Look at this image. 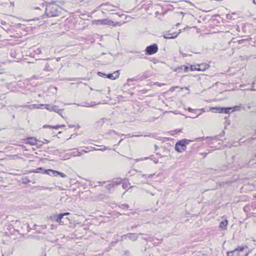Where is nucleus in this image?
<instances>
[{
	"label": "nucleus",
	"mask_w": 256,
	"mask_h": 256,
	"mask_svg": "<svg viewBox=\"0 0 256 256\" xmlns=\"http://www.w3.org/2000/svg\"><path fill=\"white\" fill-rule=\"evenodd\" d=\"M188 112H193V113H194V114H196V110L192 109V108H188Z\"/></svg>",
	"instance_id": "34"
},
{
	"label": "nucleus",
	"mask_w": 256,
	"mask_h": 256,
	"mask_svg": "<svg viewBox=\"0 0 256 256\" xmlns=\"http://www.w3.org/2000/svg\"><path fill=\"white\" fill-rule=\"evenodd\" d=\"M44 140L46 141V142H44V143H48V142H49V140H46L44 139Z\"/></svg>",
	"instance_id": "52"
},
{
	"label": "nucleus",
	"mask_w": 256,
	"mask_h": 256,
	"mask_svg": "<svg viewBox=\"0 0 256 256\" xmlns=\"http://www.w3.org/2000/svg\"><path fill=\"white\" fill-rule=\"evenodd\" d=\"M114 22L108 19H101V20H97V25L98 24H102V25H107V26H112V24H114Z\"/></svg>",
	"instance_id": "9"
},
{
	"label": "nucleus",
	"mask_w": 256,
	"mask_h": 256,
	"mask_svg": "<svg viewBox=\"0 0 256 256\" xmlns=\"http://www.w3.org/2000/svg\"><path fill=\"white\" fill-rule=\"evenodd\" d=\"M96 104L94 102H86L84 104L82 105V106L84 107H90L96 105Z\"/></svg>",
	"instance_id": "18"
},
{
	"label": "nucleus",
	"mask_w": 256,
	"mask_h": 256,
	"mask_svg": "<svg viewBox=\"0 0 256 256\" xmlns=\"http://www.w3.org/2000/svg\"><path fill=\"white\" fill-rule=\"evenodd\" d=\"M182 70H184V65L178 66L174 70V72H182Z\"/></svg>",
	"instance_id": "22"
},
{
	"label": "nucleus",
	"mask_w": 256,
	"mask_h": 256,
	"mask_svg": "<svg viewBox=\"0 0 256 256\" xmlns=\"http://www.w3.org/2000/svg\"><path fill=\"white\" fill-rule=\"evenodd\" d=\"M228 224V221L226 220L222 221L220 224L219 227L222 230L226 229V226Z\"/></svg>",
	"instance_id": "14"
},
{
	"label": "nucleus",
	"mask_w": 256,
	"mask_h": 256,
	"mask_svg": "<svg viewBox=\"0 0 256 256\" xmlns=\"http://www.w3.org/2000/svg\"><path fill=\"white\" fill-rule=\"evenodd\" d=\"M176 34V33L172 34V33H168V32L165 33L163 35V36L165 39H174V38H176L178 34H175L174 36L173 34Z\"/></svg>",
	"instance_id": "12"
},
{
	"label": "nucleus",
	"mask_w": 256,
	"mask_h": 256,
	"mask_svg": "<svg viewBox=\"0 0 256 256\" xmlns=\"http://www.w3.org/2000/svg\"><path fill=\"white\" fill-rule=\"evenodd\" d=\"M28 238H34V239L38 240V236H33V235H29V236H28Z\"/></svg>",
	"instance_id": "33"
},
{
	"label": "nucleus",
	"mask_w": 256,
	"mask_h": 256,
	"mask_svg": "<svg viewBox=\"0 0 256 256\" xmlns=\"http://www.w3.org/2000/svg\"><path fill=\"white\" fill-rule=\"evenodd\" d=\"M224 134H225V132H224V130H223V131L222 132H221V133H220L218 136H214L213 138H212V139H214V140H216V138H217L218 136H224Z\"/></svg>",
	"instance_id": "27"
},
{
	"label": "nucleus",
	"mask_w": 256,
	"mask_h": 256,
	"mask_svg": "<svg viewBox=\"0 0 256 256\" xmlns=\"http://www.w3.org/2000/svg\"><path fill=\"white\" fill-rule=\"evenodd\" d=\"M153 160L156 164H157L158 162V159L156 158H154V159Z\"/></svg>",
	"instance_id": "45"
},
{
	"label": "nucleus",
	"mask_w": 256,
	"mask_h": 256,
	"mask_svg": "<svg viewBox=\"0 0 256 256\" xmlns=\"http://www.w3.org/2000/svg\"><path fill=\"white\" fill-rule=\"evenodd\" d=\"M122 206H123L124 207H126H126H128V205H122Z\"/></svg>",
	"instance_id": "60"
},
{
	"label": "nucleus",
	"mask_w": 256,
	"mask_h": 256,
	"mask_svg": "<svg viewBox=\"0 0 256 256\" xmlns=\"http://www.w3.org/2000/svg\"><path fill=\"white\" fill-rule=\"evenodd\" d=\"M108 100H104L102 102H99L98 103L97 102V104H101V103H105L106 102H108Z\"/></svg>",
	"instance_id": "44"
},
{
	"label": "nucleus",
	"mask_w": 256,
	"mask_h": 256,
	"mask_svg": "<svg viewBox=\"0 0 256 256\" xmlns=\"http://www.w3.org/2000/svg\"><path fill=\"white\" fill-rule=\"evenodd\" d=\"M62 214L63 216H64L68 215L69 214V213L68 212H64V213H62Z\"/></svg>",
	"instance_id": "46"
},
{
	"label": "nucleus",
	"mask_w": 256,
	"mask_h": 256,
	"mask_svg": "<svg viewBox=\"0 0 256 256\" xmlns=\"http://www.w3.org/2000/svg\"><path fill=\"white\" fill-rule=\"evenodd\" d=\"M94 150H95L94 148H92V147L90 148L88 147H86L82 150V151L85 152L86 153H87L90 152V151H94Z\"/></svg>",
	"instance_id": "21"
},
{
	"label": "nucleus",
	"mask_w": 256,
	"mask_h": 256,
	"mask_svg": "<svg viewBox=\"0 0 256 256\" xmlns=\"http://www.w3.org/2000/svg\"><path fill=\"white\" fill-rule=\"evenodd\" d=\"M44 108H46V110H50V104H46V105H44Z\"/></svg>",
	"instance_id": "38"
},
{
	"label": "nucleus",
	"mask_w": 256,
	"mask_h": 256,
	"mask_svg": "<svg viewBox=\"0 0 256 256\" xmlns=\"http://www.w3.org/2000/svg\"><path fill=\"white\" fill-rule=\"evenodd\" d=\"M121 184V181H112L105 186L106 190L108 192H112V189L114 188L117 187Z\"/></svg>",
	"instance_id": "5"
},
{
	"label": "nucleus",
	"mask_w": 256,
	"mask_h": 256,
	"mask_svg": "<svg viewBox=\"0 0 256 256\" xmlns=\"http://www.w3.org/2000/svg\"><path fill=\"white\" fill-rule=\"evenodd\" d=\"M245 248L246 249L248 248L247 246H238V248H236L235 250H238V251L241 252L242 254H244L246 251H247L246 250H245Z\"/></svg>",
	"instance_id": "19"
},
{
	"label": "nucleus",
	"mask_w": 256,
	"mask_h": 256,
	"mask_svg": "<svg viewBox=\"0 0 256 256\" xmlns=\"http://www.w3.org/2000/svg\"><path fill=\"white\" fill-rule=\"evenodd\" d=\"M98 45H99L100 46H101L102 47H104V48H107L108 46V44L106 43V42H104V43H98L97 44Z\"/></svg>",
	"instance_id": "28"
},
{
	"label": "nucleus",
	"mask_w": 256,
	"mask_h": 256,
	"mask_svg": "<svg viewBox=\"0 0 256 256\" xmlns=\"http://www.w3.org/2000/svg\"><path fill=\"white\" fill-rule=\"evenodd\" d=\"M190 70V68L188 66L184 65V72H188Z\"/></svg>",
	"instance_id": "35"
},
{
	"label": "nucleus",
	"mask_w": 256,
	"mask_h": 256,
	"mask_svg": "<svg viewBox=\"0 0 256 256\" xmlns=\"http://www.w3.org/2000/svg\"><path fill=\"white\" fill-rule=\"evenodd\" d=\"M148 158H150V157H149V158H142V160H146V159H148Z\"/></svg>",
	"instance_id": "56"
},
{
	"label": "nucleus",
	"mask_w": 256,
	"mask_h": 256,
	"mask_svg": "<svg viewBox=\"0 0 256 256\" xmlns=\"http://www.w3.org/2000/svg\"><path fill=\"white\" fill-rule=\"evenodd\" d=\"M197 66L198 68V71H204L210 68L209 64H198Z\"/></svg>",
	"instance_id": "11"
},
{
	"label": "nucleus",
	"mask_w": 256,
	"mask_h": 256,
	"mask_svg": "<svg viewBox=\"0 0 256 256\" xmlns=\"http://www.w3.org/2000/svg\"><path fill=\"white\" fill-rule=\"evenodd\" d=\"M238 106H236L233 108V109L236 110ZM232 109V107L228 108H220V107H214L212 108V110H216L219 113L228 114L230 110Z\"/></svg>",
	"instance_id": "4"
},
{
	"label": "nucleus",
	"mask_w": 256,
	"mask_h": 256,
	"mask_svg": "<svg viewBox=\"0 0 256 256\" xmlns=\"http://www.w3.org/2000/svg\"><path fill=\"white\" fill-rule=\"evenodd\" d=\"M60 59V58H56V60H57V61H58Z\"/></svg>",
	"instance_id": "61"
},
{
	"label": "nucleus",
	"mask_w": 256,
	"mask_h": 256,
	"mask_svg": "<svg viewBox=\"0 0 256 256\" xmlns=\"http://www.w3.org/2000/svg\"><path fill=\"white\" fill-rule=\"evenodd\" d=\"M158 46L156 44H153L148 46H147L145 52L146 54L148 55H152L156 54L158 50Z\"/></svg>",
	"instance_id": "3"
},
{
	"label": "nucleus",
	"mask_w": 256,
	"mask_h": 256,
	"mask_svg": "<svg viewBox=\"0 0 256 256\" xmlns=\"http://www.w3.org/2000/svg\"><path fill=\"white\" fill-rule=\"evenodd\" d=\"M44 105H46V104H40L39 105V106L38 107V108H44Z\"/></svg>",
	"instance_id": "41"
},
{
	"label": "nucleus",
	"mask_w": 256,
	"mask_h": 256,
	"mask_svg": "<svg viewBox=\"0 0 256 256\" xmlns=\"http://www.w3.org/2000/svg\"><path fill=\"white\" fill-rule=\"evenodd\" d=\"M122 25V23L121 22H114V24H112V26H120Z\"/></svg>",
	"instance_id": "32"
},
{
	"label": "nucleus",
	"mask_w": 256,
	"mask_h": 256,
	"mask_svg": "<svg viewBox=\"0 0 256 256\" xmlns=\"http://www.w3.org/2000/svg\"><path fill=\"white\" fill-rule=\"evenodd\" d=\"M44 70L50 72L52 70V68L50 67V64L48 63H46L45 65V67L44 68Z\"/></svg>",
	"instance_id": "23"
},
{
	"label": "nucleus",
	"mask_w": 256,
	"mask_h": 256,
	"mask_svg": "<svg viewBox=\"0 0 256 256\" xmlns=\"http://www.w3.org/2000/svg\"><path fill=\"white\" fill-rule=\"evenodd\" d=\"M68 126H69V128H72L74 127V126H74V125L70 124V125H68Z\"/></svg>",
	"instance_id": "50"
},
{
	"label": "nucleus",
	"mask_w": 256,
	"mask_h": 256,
	"mask_svg": "<svg viewBox=\"0 0 256 256\" xmlns=\"http://www.w3.org/2000/svg\"><path fill=\"white\" fill-rule=\"evenodd\" d=\"M97 74L98 75L100 76H106V74H106L104 72H97Z\"/></svg>",
	"instance_id": "29"
},
{
	"label": "nucleus",
	"mask_w": 256,
	"mask_h": 256,
	"mask_svg": "<svg viewBox=\"0 0 256 256\" xmlns=\"http://www.w3.org/2000/svg\"><path fill=\"white\" fill-rule=\"evenodd\" d=\"M64 108H59L58 106L56 105L50 106V111H54L56 112H58V111L63 110Z\"/></svg>",
	"instance_id": "15"
},
{
	"label": "nucleus",
	"mask_w": 256,
	"mask_h": 256,
	"mask_svg": "<svg viewBox=\"0 0 256 256\" xmlns=\"http://www.w3.org/2000/svg\"><path fill=\"white\" fill-rule=\"evenodd\" d=\"M137 226H137V225H134V226H132V228H136V227H137Z\"/></svg>",
	"instance_id": "57"
},
{
	"label": "nucleus",
	"mask_w": 256,
	"mask_h": 256,
	"mask_svg": "<svg viewBox=\"0 0 256 256\" xmlns=\"http://www.w3.org/2000/svg\"><path fill=\"white\" fill-rule=\"evenodd\" d=\"M112 6L108 3L106 4H102L99 6V10H97V12L98 11V12L102 13L103 11L102 10H107V11H110L112 10Z\"/></svg>",
	"instance_id": "8"
},
{
	"label": "nucleus",
	"mask_w": 256,
	"mask_h": 256,
	"mask_svg": "<svg viewBox=\"0 0 256 256\" xmlns=\"http://www.w3.org/2000/svg\"><path fill=\"white\" fill-rule=\"evenodd\" d=\"M248 254V251H246L244 254H242L238 250L227 252V256H247Z\"/></svg>",
	"instance_id": "6"
},
{
	"label": "nucleus",
	"mask_w": 256,
	"mask_h": 256,
	"mask_svg": "<svg viewBox=\"0 0 256 256\" xmlns=\"http://www.w3.org/2000/svg\"><path fill=\"white\" fill-rule=\"evenodd\" d=\"M36 51L38 54L41 53V50H40L38 49Z\"/></svg>",
	"instance_id": "51"
},
{
	"label": "nucleus",
	"mask_w": 256,
	"mask_h": 256,
	"mask_svg": "<svg viewBox=\"0 0 256 256\" xmlns=\"http://www.w3.org/2000/svg\"><path fill=\"white\" fill-rule=\"evenodd\" d=\"M251 206L252 208H256V206Z\"/></svg>",
	"instance_id": "59"
},
{
	"label": "nucleus",
	"mask_w": 256,
	"mask_h": 256,
	"mask_svg": "<svg viewBox=\"0 0 256 256\" xmlns=\"http://www.w3.org/2000/svg\"><path fill=\"white\" fill-rule=\"evenodd\" d=\"M206 138L204 137H199L195 138L194 140L182 139L176 142L175 144V150L178 152H182L185 151L186 148V146L191 142H200Z\"/></svg>",
	"instance_id": "1"
},
{
	"label": "nucleus",
	"mask_w": 256,
	"mask_h": 256,
	"mask_svg": "<svg viewBox=\"0 0 256 256\" xmlns=\"http://www.w3.org/2000/svg\"><path fill=\"white\" fill-rule=\"evenodd\" d=\"M98 183L99 184L98 186H100L102 184H105L106 183V182H98Z\"/></svg>",
	"instance_id": "43"
},
{
	"label": "nucleus",
	"mask_w": 256,
	"mask_h": 256,
	"mask_svg": "<svg viewBox=\"0 0 256 256\" xmlns=\"http://www.w3.org/2000/svg\"><path fill=\"white\" fill-rule=\"evenodd\" d=\"M109 132L110 134V133H114V134H118V132H116V131H114V130H109Z\"/></svg>",
	"instance_id": "42"
},
{
	"label": "nucleus",
	"mask_w": 256,
	"mask_h": 256,
	"mask_svg": "<svg viewBox=\"0 0 256 256\" xmlns=\"http://www.w3.org/2000/svg\"><path fill=\"white\" fill-rule=\"evenodd\" d=\"M106 54V53L103 52L101 54V55Z\"/></svg>",
	"instance_id": "58"
},
{
	"label": "nucleus",
	"mask_w": 256,
	"mask_h": 256,
	"mask_svg": "<svg viewBox=\"0 0 256 256\" xmlns=\"http://www.w3.org/2000/svg\"><path fill=\"white\" fill-rule=\"evenodd\" d=\"M144 57H145V56H144V54H141L140 56H139V58H144Z\"/></svg>",
	"instance_id": "47"
},
{
	"label": "nucleus",
	"mask_w": 256,
	"mask_h": 256,
	"mask_svg": "<svg viewBox=\"0 0 256 256\" xmlns=\"http://www.w3.org/2000/svg\"><path fill=\"white\" fill-rule=\"evenodd\" d=\"M200 114H193L191 116H190L189 117L190 118H194L196 117H198Z\"/></svg>",
	"instance_id": "39"
},
{
	"label": "nucleus",
	"mask_w": 256,
	"mask_h": 256,
	"mask_svg": "<svg viewBox=\"0 0 256 256\" xmlns=\"http://www.w3.org/2000/svg\"><path fill=\"white\" fill-rule=\"evenodd\" d=\"M38 140L34 137H28L24 139V142L26 144H29L32 146H38Z\"/></svg>",
	"instance_id": "7"
},
{
	"label": "nucleus",
	"mask_w": 256,
	"mask_h": 256,
	"mask_svg": "<svg viewBox=\"0 0 256 256\" xmlns=\"http://www.w3.org/2000/svg\"><path fill=\"white\" fill-rule=\"evenodd\" d=\"M34 172H36V173H40V172H42L44 173V171H43V170H42V168L40 167V168H36L34 171Z\"/></svg>",
	"instance_id": "26"
},
{
	"label": "nucleus",
	"mask_w": 256,
	"mask_h": 256,
	"mask_svg": "<svg viewBox=\"0 0 256 256\" xmlns=\"http://www.w3.org/2000/svg\"><path fill=\"white\" fill-rule=\"evenodd\" d=\"M154 174H150V175H148V178H152L154 176ZM142 177H144V178H146V177H147L146 175V174H142Z\"/></svg>",
	"instance_id": "36"
},
{
	"label": "nucleus",
	"mask_w": 256,
	"mask_h": 256,
	"mask_svg": "<svg viewBox=\"0 0 256 256\" xmlns=\"http://www.w3.org/2000/svg\"><path fill=\"white\" fill-rule=\"evenodd\" d=\"M250 206H249V205H246L244 207V211L246 212V213H248V212L250 210Z\"/></svg>",
	"instance_id": "24"
},
{
	"label": "nucleus",
	"mask_w": 256,
	"mask_h": 256,
	"mask_svg": "<svg viewBox=\"0 0 256 256\" xmlns=\"http://www.w3.org/2000/svg\"><path fill=\"white\" fill-rule=\"evenodd\" d=\"M60 111H58V114H59L61 116H62V113H60Z\"/></svg>",
	"instance_id": "53"
},
{
	"label": "nucleus",
	"mask_w": 256,
	"mask_h": 256,
	"mask_svg": "<svg viewBox=\"0 0 256 256\" xmlns=\"http://www.w3.org/2000/svg\"><path fill=\"white\" fill-rule=\"evenodd\" d=\"M253 3L256 4V0H253Z\"/></svg>",
	"instance_id": "55"
},
{
	"label": "nucleus",
	"mask_w": 256,
	"mask_h": 256,
	"mask_svg": "<svg viewBox=\"0 0 256 256\" xmlns=\"http://www.w3.org/2000/svg\"><path fill=\"white\" fill-rule=\"evenodd\" d=\"M64 126H65V125H64V124H61V125H60V128H61V127H64Z\"/></svg>",
	"instance_id": "54"
},
{
	"label": "nucleus",
	"mask_w": 256,
	"mask_h": 256,
	"mask_svg": "<svg viewBox=\"0 0 256 256\" xmlns=\"http://www.w3.org/2000/svg\"><path fill=\"white\" fill-rule=\"evenodd\" d=\"M61 8L53 2H49L46 8V14L48 17L58 16L61 12Z\"/></svg>",
	"instance_id": "2"
},
{
	"label": "nucleus",
	"mask_w": 256,
	"mask_h": 256,
	"mask_svg": "<svg viewBox=\"0 0 256 256\" xmlns=\"http://www.w3.org/2000/svg\"><path fill=\"white\" fill-rule=\"evenodd\" d=\"M64 218L62 214H58L56 216V221L60 224H64V222L62 220V218Z\"/></svg>",
	"instance_id": "17"
},
{
	"label": "nucleus",
	"mask_w": 256,
	"mask_h": 256,
	"mask_svg": "<svg viewBox=\"0 0 256 256\" xmlns=\"http://www.w3.org/2000/svg\"><path fill=\"white\" fill-rule=\"evenodd\" d=\"M58 175L60 176L62 178H66V176L62 172H60L58 171Z\"/></svg>",
	"instance_id": "30"
},
{
	"label": "nucleus",
	"mask_w": 256,
	"mask_h": 256,
	"mask_svg": "<svg viewBox=\"0 0 256 256\" xmlns=\"http://www.w3.org/2000/svg\"><path fill=\"white\" fill-rule=\"evenodd\" d=\"M124 236L128 238L133 241L136 240L138 238V236L132 233L124 235Z\"/></svg>",
	"instance_id": "16"
},
{
	"label": "nucleus",
	"mask_w": 256,
	"mask_h": 256,
	"mask_svg": "<svg viewBox=\"0 0 256 256\" xmlns=\"http://www.w3.org/2000/svg\"><path fill=\"white\" fill-rule=\"evenodd\" d=\"M116 242H112L111 246H114Z\"/></svg>",
	"instance_id": "48"
},
{
	"label": "nucleus",
	"mask_w": 256,
	"mask_h": 256,
	"mask_svg": "<svg viewBox=\"0 0 256 256\" xmlns=\"http://www.w3.org/2000/svg\"><path fill=\"white\" fill-rule=\"evenodd\" d=\"M231 18V16H230V14H227V15H226V18Z\"/></svg>",
	"instance_id": "49"
},
{
	"label": "nucleus",
	"mask_w": 256,
	"mask_h": 256,
	"mask_svg": "<svg viewBox=\"0 0 256 256\" xmlns=\"http://www.w3.org/2000/svg\"><path fill=\"white\" fill-rule=\"evenodd\" d=\"M191 71L197 70L198 71V68L196 65H191L190 68Z\"/></svg>",
	"instance_id": "25"
},
{
	"label": "nucleus",
	"mask_w": 256,
	"mask_h": 256,
	"mask_svg": "<svg viewBox=\"0 0 256 256\" xmlns=\"http://www.w3.org/2000/svg\"><path fill=\"white\" fill-rule=\"evenodd\" d=\"M44 174H48L50 176H58V171L49 169L47 170H44Z\"/></svg>",
	"instance_id": "13"
},
{
	"label": "nucleus",
	"mask_w": 256,
	"mask_h": 256,
	"mask_svg": "<svg viewBox=\"0 0 256 256\" xmlns=\"http://www.w3.org/2000/svg\"><path fill=\"white\" fill-rule=\"evenodd\" d=\"M252 90H256L255 89H252Z\"/></svg>",
	"instance_id": "63"
},
{
	"label": "nucleus",
	"mask_w": 256,
	"mask_h": 256,
	"mask_svg": "<svg viewBox=\"0 0 256 256\" xmlns=\"http://www.w3.org/2000/svg\"><path fill=\"white\" fill-rule=\"evenodd\" d=\"M43 128H50L58 129V128H60V125L58 124V125H56V126H50V125L46 124L43 126Z\"/></svg>",
	"instance_id": "20"
},
{
	"label": "nucleus",
	"mask_w": 256,
	"mask_h": 256,
	"mask_svg": "<svg viewBox=\"0 0 256 256\" xmlns=\"http://www.w3.org/2000/svg\"><path fill=\"white\" fill-rule=\"evenodd\" d=\"M254 197L255 198H256V194H255V195L254 196Z\"/></svg>",
	"instance_id": "62"
},
{
	"label": "nucleus",
	"mask_w": 256,
	"mask_h": 256,
	"mask_svg": "<svg viewBox=\"0 0 256 256\" xmlns=\"http://www.w3.org/2000/svg\"><path fill=\"white\" fill-rule=\"evenodd\" d=\"M106 149H108V150H111V148H106V146H104L103 148H97V151H98V150L104 151V150H106Z\"/></svg>",
	"instance_id": "31"
},
{
	"label": "nucleus",
	"mask_w": 256,
	"mask_h": 256,
	"mask_svg": "<svg viewBox=\"0 0 256 256\" xmlns=\"http://www.w3.org/2000/svg\"><path fill=\"white\" fill-rule=\"evenodd\" d=\"M180 54L182 56V57H186V56H188V54H185V53H184L180 51Z\"/></svg>",
	"instance_id": "40"
},
{
	"label": "nucleus",
	"mask_w": 256,
	"mask_h": 256,
	"mask_svg": "<svg viewBox=\"0 0 256 256\" xmlns=\"http://www.w3.org/2000/svg\"><path fill=\"white\" fill-rule=\"evenodd\" d=\"M38 146H36L37 147H40L41 146L44 144V142H42L41 141H38Z\"/></svg>",
	"instance_id": "37"
},
{
	"label": "nucleus",
	"mask_w": 256,
	"mask_h": 256,
	"mask_svg": "<svg viewBox=\"0 0 256 256\" xmlns=\"http://www.w3.org/2000/svg\"><path fill=\"white\" fill-rule=\"evenodd\" d=\"M120 76L119 70H116L112 73L108 74H106V78L114 80L118 78Z\"/></svg>",
	"instance_id": "10"
}]
</instances>
